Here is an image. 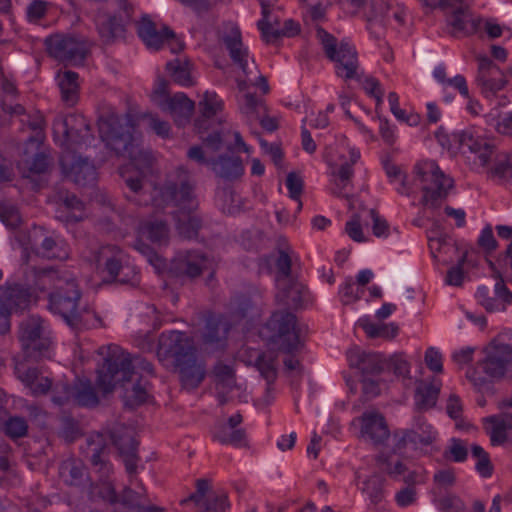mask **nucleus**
<instances>
[{
	"mask_svg": "<svg viewBox=\"0 0 512 512\" xmlns=\"http://www.w3.org/2000/svg\"><path fill=\"white\" fill-rule=\"evenodd\" d=\"M25 168L33 174H43L48 171L50 158L44 152H37L31 160H23Z\"/></svg>",
	"mask_w": 512,
	"mask_h": 512,
	"instance_id": "052dcab7",
	"label": "nucleus"
},
{
	"mask_svg": "<svg viewBox=\"0 0 512 512\" xmlns=\"http://www.w3.org/2000/svg\"><path fill=\"white\" fill-rule=\"evenodd\" d=\"M83 457L91 463L102 475H107L110 468L106 460L108 456L107 435L103 432L93 433L86 438L85 445L81 447Z\"/></svg>",
	"mask_w": 512,
	"mask_h": 512,
	"instance_id": "6ab92c4d",
	"label": "nucleus"
},
{
	"mask_svg": "<svg viewBox=\"0 0 512 512\" xmlns=\"http://www.w3.org/2000/svg\"><path fill=\"white\" fill-rule=\"evenodd\" d=\"M359 381L362 385V395L366 400L377 397L380 392V378L379 376H365L360 377Z\"/></svg>",
	"mask_w": 512,
	"mask_h": 512,
	"instance_id": "338daca9",
	"label": "nucleus"
},
{
	"mask_svg": "<svg viewBox=\"0 0 512 512\" xmlns=\"http://www.w3.org/2000/svg\"><path fill=\"white\" fill-rule=\"evenodd\" d=\"M361 434L374 445L384 444L390 431L384 416L378 412H365L361 416Z\"/></svg>",
	"mask_w": 512,
	"mask_h": 512,
	"instance_id": "a878e982",
	"label": "nucleus"
},
{
	"mask_svg": "<svg viewBox=\"0 0 512 512\" xmlns=\"http://www.w3.org/2000/svg\"><path fill=\"white\" fill-rule=\"evenodd\" d=\"M192 340L181 331H169L160 335L157 357L160 362L173 359L174 364L195 351Z\"/></svg>",
	"mask_w": 512,
	"mask_h": 512,
	"instance_id": "4468645a",
	"label": "nucleus"
},
{
	"mask_svg": "<svg viewBox=\"0 0 512 512\" xmlns=\"http://www.w3.org/2000/svg\"><path fill=\"white\" fill-rule=\"evenodd\" d=\"M230 132L224 128L220 130H213L206 136H201L202 145L207 156H217L222 150L231 152L233 145L228 143L227 138Z\"/></svg>",
	"mask_w": 512,
	"mask_h": 512,
	"instance_id": "72a5a7b5",
	"label": "nucleus"
},
{
	"mask_svg": "<svg viewBox=\"0 0 512 512\" xmlns=\"http://www.w3.org/2000/svg\"><path fill=\"white\" fill-rule=\"evenodd\" d=\"M0 220L11 229H16L22 222L18 209L12 205L0 206Z\"/></svg>",
	"mask_w": 512,
	"mask_h": 512,
	"instance_id": "774afa93",
	"label": "nucleus"
},
{
	"mask_svg": "<svg viewBox=\"0 0 512 512\" xmlns=\"http://www.w3.org/2000/svg\"><path fill=\"white\" fill-rule=\"evenodd\" d=\"M471 455L477 460L475 469L476 471L485 478H488L493 473V465L490 461L489 454L477 444L471 446Z\"/></svg>",
	"mask_w": 512,
	"mask_h": 512,
	"instance_id": "864d4df0",
	"label": "nucleus"
},
{
	"mask_svg": "<svg viewBox=\"0 0 512 512\" xmlns=\"http://www.w3.org/2000/svg\"><path fill=\"white\" fill-rule=\"evenodd\" d=\"M243 418L236 413L228 418L226 422L218 423L213 431V439L223 445L240 446L245 442V430L240 428Z\"/></svg>",
	"mask_w": 512,
	"mask_h": 512,
	"instance_id": "393cba45",
	"label": "nucleus"
},
{
	"mask_svg": "<svg viewBox=\"0 0 512 512\" xmlns=\"http://www.w3.org/2000/svg\"><path fill=\"white\" fill-rule=\"evenodd\" d=\"M286 186L289 191V196L291 199L298 201L297 210H301L302 202L300 201V196L303 192V180L302 178L295 172H290L286 178Z\"/></svg>",
	"mask_w": 512,
	"mask_h": 512,
	"instance_id": "0e129e2a",
	"label": "nucleus"
},
{
	"mask_svg": "<svg viewBox=\"0 0 512 512\" xmlns=\"http://www.w3.org/2000/svg\"><path fill=\"white\" fill-rule=\"evenodd\" d=\"M166 69L170 73L173 81L182 86L193 85L190 67L188 62L174 60L166 64Z\"/></svg>",
	"mask_w": 512,
	"mask_h": 512,
	"instance_id": "49530a36",
	"label": "nucleus"
},
{
	"mask_svg": "<svg viewBox=\"0 0 512 512\" xmlns=\"http://www.w3.org/2000/svg\"><path fill=\"white\" fill-rule=\"evenodd\" d=\"M385 479L378 474L370 476L363 482L362 491L366 493L373 504H378L384 499Z\"/></svg>",
	"mask_w": 512,
	"mask_h": 512,
	"instance_id": "09e8293b",
	"label": "nucleus"
},
{
	"mask_svg": "<svg viewBox=\"0 0 512 512\" xmlns=\"http://www.w3.org/2000/svg\"><path fill=\"white\" fill-rule=\"evenodd\" d=\"M201 116L195 120V128L198 134L208 131L209 119L222 109V101L217 99L216 94L206 92L204 99L199 102Z\"/></svg>",
	"mask_w": 512,
	"mask_h": 512,
	"instance_id": "2f4dec72",
	"label": "nucleus"
},
{
	"mask_svg": "<svg viewBox=\"0 0 512 512\" xmlns=\"http://www.w3.org/2000/svg\"><path fill=\"white\" fill-rule=\"evenodd\" d=\"M366 334L370 338L382 337V338H394L398 332V327L391 324H365L363 326Z\"/></svg>",
	"mask_w": 512,
	"mask_h": 512,
	"instance_id": "bf43d9fd",
	"label": "nucleus"
},
{
	"mask_svg": "<svg viewBox=\"0 0 512 512\" xmlns=\"http://www.w3.org/2000/svg\"><path fill=\"white\" fill-rule=\"evenodd\" d=\"M48 54L65 65H82L88 48L86 43L73 35L54 34L45 39Z\"/></svg>",
	"mask_w": 512,
	"mask_h": 512,
	"instance_id": "9d476101",
	"label": "nucleus"
},
{
	"mask_svg": "<svg viewBox=\"0 0 512 512\" xmlns=\"http://www.w3.org/2000/svg\"><path fill=\"white\" fill-rule=\"evenodd\" d=\"M267 328L273 332L271 340L279 351L291 354L299 349L300 339L296 328V316L291 312H274L267 322Z\"/></svg>",
	"mask_w": 512,
	"mask_h": 512,
	"instance_id": "1a4fd4ad",
	"label": "nucleus"
},
{
	"mask_svg": "<svg viewBox=\"0 0 512 512\" xmlns=\"http://www.w3.org/2000/svg\"><path fill=\"white\" fill-rule=\"evenodd\" d=\"M98 353L103 356L104 362L97 370L96 385L103 396L113 392L117 385L125 386L127 382H131L136 369L154 375L151 362L140 356L131 357L118 345L102 346Z\"/></svg>",
	"mask_w": 512,
	"mask_h": 512,
	"instance_id": "f03ea898",
	"label": "nucleus"
},
{
	"mask_svg": "<svg viewBox=\"0 0 512 512\" xmlns=\"http://www.w3.org/2000/svg\"><path fill=\"white\" fill-rule=\"evenodd\" d=\"M42 336H49L43 327V320L39 316H29L23 319L19 324L18 337L20 342H26L30 345L32 339Z\"/></svg>",
	"mask_w": 512,
	"mask_h": 512,
	"instance_id": "c9c22d12",
	"label": "nucleus"
},
{
	"mask_svg": "<svg viewBox=\"0 0 512 512\" xmlns=\"http://www.w3.org/2000/svg\"><path fill=\"white\" fill-rule=\"evenodd\" d=\"M158 106L169 112L178 126H184L189 122L195 107L194 102L184 93H176L172 98L158 101Z\"/></svg>",
	"mask_w": 512,
	"mask_h": 512,
	"instance_id": "bb28decb",
	"label": "nucleus"
},
{
	"mask_svg": "<svg viewBox=\"0 0 512 512\" xmlns=\"http://www.w3.org/2000/svg\"><path fill=\"white\" fill-rule=\"evenodd\" d=\"M280 292L277 294V300L290 309L299 308L304 299L306 288L292 279L277 282Z\"/></svg>",
	"mask_w": 512,
	"mask_h": 512,
	"instance_id": "7c9ffc66",
	"label": "nucleus"
},
{
	"mask_svg": "<svg viewBox=\"0 0 512 512\" xmlns=\"http://www.w3.org/2000/svg\"><path fill=\"white\" fill-rule=\"evenodd\" d=\"M350 368L358 370L360 377L380 376L385 368V361L379 353L366 352L352 348L347 353Z\"/></svg>",
	"mask_w": 512,
	"mask_h": 512,
	"instance_id": "4be33fe9",
	"label": "nucleus"
},
{
	"mask_svg": "<svg viewBox=\"0 0 512 512\" xmlns=\"http://www.w3.org/2000/svg\"><path fill=\"white\" fill-rule=\"evenodd\" d=\"M53 132L55 138H60L65 151H73L77 146L90 145L94 140L88 121L79 114L57 117L53 122Z\"/></svg>",
	"mask_w": 512,
	"mask_h": 512,
	"instance_id": "6e6552de",
	"label": "nucleus"
},
{
	"mask_svg": "<svg viewBox=\"0 0 512 512\" xmlns=\"http://www.w3.org/2000/svg\"><path fill=\"white\" fill-rule=\"evenodd\" d=\"M363 8L369 9V11H365V17L368 22H382L384 18L387 16L389 10V6L386 2H374L372 0H368V3Z\"/></svg>",
	"mask_w": 512,
	"mask_h": 512,
	"instance_id": "e2e57ef3",
	"label": "nucleus"
},
{
	"mask_svg": "<svg viewBox=\"0 0 512 512\" xmlns=\"http://www.w3.org/2000/svg\"><path fill=\"white\" fill-rule=\"evenodd\" d=\"M417 178L421 181L423 197L421 203L428 208L437 209L454 187V180L445 175L434 161H426L415 167Z\"/></svg>",
	"mask_w": 512,
	"mask_h": 512,
	"instance_id": "39448f33",
	"label": "nucleus"
},
{
	"mask_svg": "<svg viewBox=\"0 0 512 512\" xmlns=\"http://www.w3.org/2000/svg\"><path fill=\"white\" fill-rule=\"evenodd\" d=\"M31 293L29 288L14 284L4 291L0 301L11 311H18L25 309L30 302Z\"/></svg>",
	"mask_w": 512,
	"mask_h": 512,
	"instance_id": "473e14b6",
	"label": "nucleus"
},
{
	"mask_svg": "<svg viewBox=\"0 0 512 512\" xmlns=\"http://www.w3.org/2000/svg\"><path fill=\"white\" fill-rule=\"evenodd\" d=\"M58 86L62 101L68 106H74L79 97L78 74L70 70L58 74Z\"/></svg>",
	"mask_w": 512,
	"mask_h": 512,
	"instance_id": "f704fd0d",
	"label": "nucleus"
},
{
	"mask_svg": "<svg viewBox=\"0 0 512 512\" xmlns=\"http://www.w3.org/2000/svg\"><path fill=\"white\" fill-rule=\"evenodd\" d=\"M23 125H27L32 131L36 132L34 136H30L26 141V146L35 145L36 148L40 146L42 143L41 132L44 128V118L39 113L36 112L32 115L26 114L24 118L21 119Z\"/></svg>",
	"mask_w": 512,
	"mask_h": 512,
	"instance_id": "3c124183",
	"label": "nucleus"
},
{
	"mask_svg": "<svg viewBox=\"0 0 512 512\" xmlns=\"http://www.w3.org/2000/svg\"><path fill=\"white\" fill-rule=\"evenodd\" d=\"M143 379L140 377L135 383L132 384L131 388H126L125 391V403L130 407H135L143 404L147 399V382L142 383Z\"/></svg>",
	"mask_w": 512,
	"mask_h": 512,
	"instance_id": "5fc2aeb1",
	"label": "nucleus"
},
{
	"mask_svg": "<svg viewBox=\"0 0 512 512\" xmlns=\"http://www.w3.org/2000/svg\"><path fill=\"white\" fill-rule=\"evenodd\" d=\"M440 389L433 384L421 382L415 391V406L419 411H426L436 405Z\"/></svg>",
	"mask_w": 512,
	"mask_h": 512,
	"instance_id": "58836bf2",
	"label": "nucleus"
},
{
	"mask_svg": "<svg viewBox=\"0 0 512 512\" xmlns=\"http://www.w3.org/2000/svg\"><path fill=\"white\" fill-rule=\"evenodd\" d=\"M443 12L449 33L453 37L474 34L480 27L481 19L473 17L469 5L463 0H452Z\"/></svg>",
	"mask_w": 512,
	"mask_h": 512,
	"instance_id": "ddd939ff",
	"label": "nucleus"
},
{
	"mask_svg": "<svg viewBox=\"0 0 512 512\" xmlns=\"http://www.w3.org/2000/svg\"><path fill=\"white\" fill-rule=\"evenodd\" d=\"M187 157L198 165L208 167L217 177L227 181L236 180L244 173L242 160L234 153L233 147L231 152L207 156L203 147L192 146L187 151Z\"/></svg>",
	"mask_w": 512,
	"mask_h": 512,
	"instance_id": "0eeeda50",
	"label": "nucleus"
},
{
	"mask_svg": "<svg viewBox=\"0 0 512 512\" xmlns=\"http://www.w3.org/2000/svg\"><path fill=\"white\" fill-rule=\"evenodd\" d=\"M60 475L67 484L77 486L84 482L86 469L81 460L69 458L62 462Z\"/></svg>",
	"mask_w": 512,
	"mask_h": 512,
	"instance_id": "4c0bfd02",
	"label": "nucleus"
},
{
	"mask_svg": "<svg viewBox=\"0 0 512 512\" xmlns=\"http://www.w3.org/2000/svg\"><path fill=\"white\" fill-rule=\"evenodd\" d=\"M60 199L62 200L63 204L67 209L75 211L68 213L64 217L63 220L65 222L77 223L85 218V205L75 194L66 193L64 196H60Z\"/></svg>",
	"mask_w": 512,
	"mask_h": 512,
	"instance_id": "de8ad7c7",
	"label": "nucleus"
},
{
	"mask_svg": "<svg viewBox=\"0 0 512 512\" xmlns=\"http://www.w3.org/2000/svg\"><path fill=\"white\" fill-rule=\"evenodd\" d=\"M41 254L48 259L66 260L69 257L68 250L62 241L52 236H45L40 244Z\"/></svg>",
	"mask_w": 512,
	"mask_h": 512,
	"instance_id": "37998d69",
	"label": "nucleus"
},
{
	"mask_svg": "<svg viewBox=\"0 0 512 512\" xmlns=\"http://www.w3.org/2000/svg\"><path fill=\"white\" fill-rule=\"evenodd\" d=\"M137 32L148 47L156 50L161 48L165 40L174 37V32L168 26H163L161 30H158L155 23L148 16L142 17Z\"/></svg>",
	"mask_w": 512,
	"mask_h": 512,
	"instance_id": "cd10ccee",
	"label": "nucleus"
},
{
	"mask_svg": "<svg viewBox=\"0 0 512 512\" xmlns=\"http://www.w3.org/2000/svg\"><path fill=\"white\" fill-rule=\"evenodd\" d=\"M63 395L53 396L52 400L57 405H64L73 401L80 407L94 408L100 400L90 380H78L74 385L63 384L60 386Z\"/></svg>",
	"mask_w": 512,
	"mask_h": 512,
	"instance_id": "dca6fc26",
	"label": "nucleus"
},
{
	"mask_svg": "<svg viewBox=\"0 0 512 512\" xmlns=\"http://www.w3.org/2000/svg\"><path fill=\"white\" fill-rule=\"evenodd\" d=\"M124 15H112L102 13L97 15L95 23L101 41L106 45H111L125 38L126 23L130 18L126 17V13L121 10Z\"/></svg>",
	"mask_w": 512,
	"mask_h": 512,
	"instance_id": "412c9836",
	"label": "nucleus"
},
{
	"mask_svg": "<svg viewBox=\"0 0 512 512\" xmlns=\"http://www.w3.org/2000/svg\"><path fill=\"white\" fill-rule=\"evenodd\" d=\"M105 432L122 457L126 471L130 475L135 474L139 461L137 454L139 442L135 438V430L125 424L115 423L105 429Z\"/></svg>",
	"mask_w": 512,
	"mask_h": 512,
	"instance_id": "9b49d317",
	"label": "nucleus"
},
{
	"mask_svg": "<svg viewBox=\"0 0 512 512\" xmlns=\"http://www.w3.org/2000/svg\"><path fill=\"white\" fill-rule=\"evenodd\" d=\"M477 83L481 87L483 93H490L494 95L505 87L507 81L504 73L502 72V76L492 73L489 75L477 76Z\"/></svg>",
	"mask_w": 512,
	"mask_h": 512,
	"instance_id": "6e6d98bb",
	"label": "nucleus"
},
{
	"mask_svg": "<svg viewBox=\"0 0 512 512\" xmlns=\"http://www.w3.org/2000/svg\"><path fill=\"white\" fill-rule=\"evenodd\" d=\"M156 207L172 205L171 212L175 229L182 239L192 240L198 237L202 228V218L198 214L199 203L194 193V187L183 169L178 170L176 180H167L152 196Z\"/></svg>",
	"mask_w": 512,
	"mask_h": 512,
	"instance_id": "f257e3e1",
	"label": "nucleus"
},
{
	"mask_svg": "<svg viewBox=\"0 0 512 512\" xmlns=\"http://www.w3.org/2000/svg\"><path fill=\"white\" fill-rule=\"evenodd\" d=\"M49 2L45 0H32L26 7V16L29 22L36 23L43 19L48 12Z\"/></svg>",
	"mask_w": 512,
	"mask_h": 512,
	"instance_id": "69168bd1",
	"label": "nucleus"
},
{
	"mask_svg": "<svg viewBox=\"0 0 512 512\" xmlns=\"http://www.w3.org/2000/svg\"><path fill=\"white\" fill-rule=\"evenodd\" d=\"M476 296L480 304L488 311H504L512 303V293L502 280L495 284L494 290L483 286L478 288Z\"/></svg>",
	"mask_w": 512,
	"mask_h": 512,
	"instance_id": "b1692460",
	"label": "nucleus"
},
{
	"mask_svg": "<svg viewBox=\"0 0 512 512\" xmlns=\"http://www.w3.org/2000/svg\"><path fill=\"white\" fill-rule=\"evenodd\" d=\"M98 129L102 141L117 156L130 159L137 168L151 166V153L139 147L131 133V127L127 122L122 124L117 114L111 111L101 114L98 118Z\"/></svg>",
	"mask_w": 512,
	"mask_h": 512,
	"instance_id": "7ed1b4c3",
	"label": "nucleus"
},
{
	"mask_svg": "<svg viewBox=\"0 0 512 512\" xmlns=\"http://www.w3.org/2000/svg\"><path fill=\"white\" fill-rule=\"evenodd\" d=\"M142 234L150 241L158 244H166L169 239V226L165 220H149L141 225Z\"/></svg>",
	"mask_w": 512,
	"mask_h": 512,
	"instance_id": "a19ab883",
	"label": "nucleus"
},
{
	"mask_svg": "<svg viewBox=\"0 0 512 512\" xmlns=\"http://www.w3.org/2000/svg\"><path fill=\"white\" fill-rule=\"evenodd\" d=\"M407 431L414 432L416 434L414 446H427L432 444L436 439V432L434 431L433 426L421 416L416 417L414 428Z\"/></svg>",
	"mask_w": 512,
	"mask_h": 512,
	"instance_id": "a18cd8bd",
	"label": "nucleus"
},
{
	"mask_svg": "<svg viewBox=\"0 0 512 512\" xmlns=\"http://www.w3.org/2000/svg\"><path fill=\"white\" fill-rule=\"evenodd\" d=\"M223 43L233 62L241 68L245 75H249L251 71H249L247 63L248 50L243 48L240 29L237 26L232 27L230 32L223 36Z\"/></svg>",
	"mask_w": 512,
	"mask_h": 512,
	"instance_id": "c85d7f7f",
	"label": "nucleus"
},
{
	"mask_svg": "<svg viewBox=\"0 0 512 512\" xmlns=\"http://www.w3.org/2000/svg\"><path fill=\"white\" fill-rule=\"evenodd\" d=\"M173 265L178 274H183L193 279L200 276L207 267V258L202 253L187 251L184 255H179Z\"/></svg>",
	"mask_w": 512,
	"mask_h": 512,
	"instance_id": "c756f323",
	"label": "nucleus"
},
{
	"mask_svg": "<svg viewBox=\"0 0 512 512\" xmlns=\"http://www.w3.org/2000/svg\"><path fill=\"white\" fill-rule=\"evenodd\" d=\"M175 367L179 372L182 386L189 390L197 388L206 375L204 364L197 360L196 350L176 363Z\"/></svg>",
	"mask_w": 512,
	"mask_h": 512,
	"instance_id": "5701e85b",
	"label": "nucleus"
},
{
	"mask_svg": "<svg viewBox=\"0 0 512 512\" xmlns=\"http://www.w3.org/2000/svg\"><path fill=\"white\" fill-rule=\"evenodd\" d=\"M2 426L5 429L6 435L12 439L24 437L28 431V424L26 420L23 417L18 416L10 417L8 419L6 417Z\"/></svg>",
	"mask_w": 512,
	"mask_h": 512,
	"instance_id": "13d9d810",
	"label": "nucleus"
},
{
	"mask_svg": "<svg viewBox=\"0 0 512 512\" xmlns=\"http://www.w3.org/2000/svg\"><path fill=\"white\" fill-rule=\"evenodd\" d=\"M433 482L439 491L447 490L454 486L456 475L453 468H445L436 471L433 475Z\"/></svg>",
	"mask_w": 512,
	"mask_h": 512,
	"instance_id": "680f3d73",
	"label": "nucleus"
},
{
	"mask_svg": "<svg viewBox=\"0 0 512 512\" xmlns=\"http://www.w3.org/2000/svg\"><path fill=\"white\" fill-rule=\"evenodd\" d=\"M463 153L467 151L477 156L481 166H485L495 152L494 143L482 136H475L471 131H459L452 134Z\"/></svg>",
	"mask_w": 512,
	"mask_h": 512,
	"instance_id": "a211bd4d",
	"label": "nucleus"
},
{
	"mask_svg": "<svg viewBox=\"0 0 512 512\" xmlns=\"http://www.w3.org/2000/svg\"><path fill=\"white\" fill-rule=\"evenodd\" d=\"M273 11L274 9H267L266 17L262 14V18L257 22V28L266 43L274 42V36L270 32H275L280 28V19L273 14Z\"/></svg>",
	"mask_w": 512,
	"mask_h": 512,
	"instance_id": "603ef678",
	"label": "nucleus"
},
{
	"mask_svg": "<svg viewBox=\"0 0 512 512\" xmlns=\"http://www.w3.org/2000/svg\"><path fill=\"white\" fill-rule=\"evenodd\" d=\"M232 323L223 315L210 314L206 318L202 341L205 349L215 352L225 349Z\"/></svg>",
	"mask_w": 512,
	"mask_h": 512,
	"instance_id": "f3484780",
	"label": "nucleus"
},
{
	"mask_svg": "<svg viewBox=\"0 0 512 512\" xmlns=\"http://www.w3.org/2000/svg\"><path fill=\"white\" fill-rule=\"evenodd\" d=\"M276 359L271 354L260 353L255 359V367L260 375L267 381V391L270 385L277 378V370L275 365Z\"/></svg>",
	"mask_w": 512,
	"mask_h": 512,
	"instance_id": "79ce46f5",
	"label": "nucleus"
},
{
	"mask_svg": "<svg viewBox=\"0 0 512 512\" xmlns=\"http://www.w3.org/2000/svg\"><path fill=\"white\" fill-rule=\"evenodd\" d=\"M316 34L327 58L337 63V75L346 80L359 79L357 73L359 63L355 48L344 41L338 46L337 39L322 27H317Z\"/></svg>",
	"mask_w": 512,
	"mask_h": 512,
	"instance_id": "423d86ee",
	"label": "nucleus"
},
{
	"mask_svg": "<svg viewBox=\"0 0 512 512\" xmlns=\"http://www.w3.org/2000/svg\"><path fill=\"white\" fill-rule=\"evenodd\" d=\"M230 310L235 321L243 319L251 321L259 315L258 307L247 295L236 296L230 303Z\"/></svg>",
	"mask_w": 512,
	"mask_h": 512,
	"instance_id": "e433bc0d",
	"label": "nucleus"
},
{
	"mask_svg": "<svg viewBox=\"0 0 512 512\" xmlns=\"http://www.w3.org/2000/svg\"><path fill=\"white\" fill-rule=\"evenodd\" d=\"M215 386L226 389H234L236 386L235 372L230 365L218 362L213 368Z\"/></svg>",
	"mask_w": 512,
	"mask_h": 512,
	"instance_id": "8fccbe9b",
	"label": "nucleus"
},
{
	"mask_svg": "<svg viewBox=\"0 0 512 512\" xmlns=\"http://www.w3.org/2000/svg\"><path fill=\"white\" fill-rule=\"evenodd\" d=\"M48 299L50 311L59 314L74 329L86 326L89 316L100 321L95 313L79 311L81 291L74 278H67L63 283L60 281L54 291L49 294Z\"/></svg>",
	"mask_w": 512,
	"mask_h": 512,
	"instance_id": "20e7f679",
	"label": "nucleus"
},
{
	"mask_svg": "<svg viewBox=\"0 0 512 512\" xmlns=\"http://www.w3.org/2000/svg\"><path fill=\"white\" fill-rule=\"evenodd\" d=\"M96 260L98 264L103 262L105 271L110 279L108 282H118L120 284H134L137 277V271L134 267L122 265L123 253L115 245H107L100 248Z\"/></svg>",
	"mask_w": 512,
	"mask_h": 512,
	"instance_id": "f8f14e48",
	"label": "nucleus"
},
{
	"mask_svg": "<svg viewBox=\"0 0 512 512\" xmlns=\"http://www.w3.org/2000/svg\"><path fill=\"white\" fill-rule=\"evenodd\" d=\"M202 512H226L230 504L224 492H211L202 503Z\"/></svg>",
	"mask_w": 512,
	"mask_h": 512,
	"instance_id": "4d7b16f0",
	"label": "nucleus"
},
{
	"mask_svg": "<svg viewBox=\"0 0 512 512\" xmlns=\"http://www.w3.org/2000/svg\"><path fill=\"white\" fill-rule=\"evenodd\" d=\"M512 363V346L509 344L490 345L487 348L486 358L479 363L483 372L489 377L502 378L508 365Z\"/></svg>",
	"mask_w": 512,
	"mask_h": 512,
	"instance_id": "aec40b11",
	"label": "nucleus"
},
{
	"mask_svg": "<svg viewBox=\"0 0 512 512\" xmlns=\"http://www.w3.org/2000/svg\"><path fill=\"white\" fill-rule=\"evenodd\" d=\"M60 165L65 176L78 185L86 186L96 181L94 164L74 151H64L60 157Z\"/></svg>",
	"mask_w": 512,
	"mask_h": 512,
	"instance_id": "2eb2a0df",
	"label": "nucleus"
},
{
	"mask_svg": "<svg viewBox=\"0 0 512 512\" xmlns=\"http://www.w3.org/2000/svg\"><path fill=\"white\" fill-rule=\"evenodd\" d=\"M22 351L26 360L39 361L50 356L51 339L49 336H42L32 339L30 345L26 342H20Z\"/></svg>",
	"mask_w": 512,
	"mask_h": 512,
	"instance_id": "ea45409f",
	"label": "nucleus"
},
{
	"mask_svg": "<svg viewBox=\"0 0 512 512\" xmlns=\"http://www.w3.org/2000/svg\"><path fill=\"white\" fill-rule=\"evenodd\" d=\"M140 489L141 491H135L125 487L119 497V502L130 511L136 512L147 503L146 489L142 484H140Z\"/></svg>",
	"mask_w": 512,
	"mask_h": 512,
	"instance_id": "c03bdc74",
	"label": "nucleus"
}]
</instances>
